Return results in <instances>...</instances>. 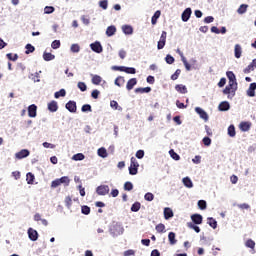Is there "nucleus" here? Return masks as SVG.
Here are the masks:
<instances>
[{
	"label": "nucleus",
	"mask_w": 256,
	"mask_h": 256,
	"mask_svg": "<svg viewBox=\"0 0 256 256\" xmlns=\"http://www.w3.org/2000/svg\"><path fill=\"white\" fill-rule=\"evenodd\" d=\"M226 77L229 81L228 85L234 87V89H238L237 76H235V73L233 71H227Z\"/></svg>",
	"instance_id": "f257e3e1"
},
{
	"label": "nucleus",
	"mask_w": 256,
	"mask_h": 256,
	"mask_svg": "<svg viewBox=\"0 0 256 256\" xmlns=\"http://www.w3.org/2000/svg\"><path fill=\"white\" fill-rule=\"evenodd\" d=\"M139 173V162L135 157L130 159L129 175H137Z\"/></svg>",
	"instance_id": "f03ea898"
},
{
	"label": "nucleus",
	"mask_w": 256,
	"mask_h": 256,
	"mask_svg": "<svg viewBox=\"0 0 256 256\" xmlns=\"http://www.w3.org/2000/svg\"><path fill=\"white\" fill-rule=\"evenodd\" d=\"M236 92H237V89L229 85H227L222 91L223 95H228L227 99H233V97H235Z\"/></svg>",
	"instance_id": "7ed1b4c3"
},
{
	"label": "nucleus",
	"mask_w": 256,
	"mask_h": 256,
	"mask_svg": "<svg viewBox=\"0 0 256 256\" xmlns=\"http://www.w3.org/2000/svg\"><path fill=\"white\" fill-rule=\"evenodd\" d=\"M166 43H167V32L162 31L160 39H159L158 44H157V49L159 51H161V49L165 48Z\"/></svg>",
	"instance_id": "20e7f679"
},
{
	"label": "nucleus",
	"mask_w": 256,
	"mask_h": 256,
	"mask_svg": "<svg viewBox=\"0 0 256 256\" xmlns=\"http://www.w3.org/2000/svg\"><path fill=\"white\" fill-rule=\"evenodd\" d=\"M90 49L94 53L101 54V52L103 51V45H101L100 41H95V42L90 44Z\"/></svg>",
	"instance_id": "39448f33"
},
{
	"label": "nucleus",
	"mask_w": 256,
	"mask_h": 256,
	"mask_svg": "<svg viewBox=\"0 0 256 256\" xmlns=\"http://www.w3.org/2000/svg\"><path fill=\"white\" fill-rule=\"evenodd\" d=\"M195 112L197 113V115H199L200 119H203V121H209V114H207V112L203 108L196 107Z\"/></svg>",
	"instance_id": "423d86ee"
},
{
	"label": "nucleus",
	"mask_w": 256,
	"mask_h": 256,
	"mask_svg": "<svg viewBox=\"0 0 256 256\" xmlns=\"http://www.w3.org/2000/svg\"><path fill=\"white\" fill-rule=\"evenodd\" d=\"M65 108L69 113H77V102L70 100L65 104Z\"/></svg>",
	"instance_id": "0eeeda50"
},
{
	"label": "nucleus",
	"mask_w": 256,
	"mask_h": 256,
	"mask_svg": "<svg viewBox=\"0 0 256 256\" xmlns=\"http://www.w3.org/2000/svg\"><path fill=\"white\" fill-rule=\"evenodd\" d=\"M193 11L191 10V8H186L181 15V19L183 21V23H187V21H189V19H191V15H192Z\"/></svg>",
	"instance_id": "6e6552de"
},
{
	"label": "nucleus",
	"mask_w": 256,
	"mask_h": 256,
	"mask_svg": "<svg viewBox=\"0 0 256 256\" xmlns=\"http://www.w3.org/2000/svg\"><path fill=\"white\" fill-rule=\"evenodd\" d=\"M29 155H31V152L28 149H22L15 154V158L26 159V157H29Z\"/></svg>",
	"instance_id": "1a4fd4ad"
},
{
	"label": "nucleus",
	"mask_w": 256,
	"mask_h": 256,
	"mask_svg": "<svg viewBox=\"0 0 256 256\" xmlns=\"http://www.w3.org/2000/svg\"><path fill=\"white\" fill-rule=\"evenodd\" d=\"M48 111H50V113H57V111H59V104H57V101L52 100L48 103Z\"/></svg>",
	"instance_id": "9d476101"
},
{
	"label": "nucleus",
	"mask_w": 256,
	"mask_h": 256,
	"mask_svg": "<svg viewBox=\"0 0 256 256\" xmlns=\"http://www.w3.org/2000/svg\"><path fill=\"white\" fill-rule=\"evenodd\" d=\"M28 237L31 241H37L39 239V233H37V230L33 228L28 229Z\"/></svg>",
	"instance_id": "9b49d317"
},
{
	"label": "nucleus",
	"mask_w": 256,
	"mask_h": 256,
	"mask_svg": "<svg viewBox=\"0 0 256 256\" xmlns=\"http://www.w3.org/2000/svg\"><path fill=\"white\" fill-rule=\"evenodd\" d=\"M191 219L194 225H201L203 223V216L201 214H193L191 215Z\"/></svg>",
	"instance_id": "f8f14e48"
},
{
	"label": "nucleus",
	"mask_w": 256,
	"mask_h": 256,
	"mask_svg": "<svg viewBox=\"0 0 256 256\" xmlns=\"http://www.w3.org/2000/svg\"><path fill=\"white\" fill-rule=\"evenodd\" d=\"M28 116L31 118L37 117V105L32 104L28 106Z\"/></svg>",
	"instance_id": "ddd939ff"
},
{
	"label": "nucleus",
	"mask_w": 256,
	"mask_h": 256,
	"mask_svg": "<svg viewBox=\"0 0 256 256\" xmlns=\"http://www.w3.org/2000/svg\"><path fill=\"white\" fill-rule=\"evenodd\" d=\"M229 109H231L229 101H222L218 106V110L222 112L229 111Z\"/></svg>",
	"instance_id": "4468645a"
},
{
	"label": "nucleus",
	"mask_w": 256,
	"mask_h": 256,
	"mask_svg": "<svg viewBox=\"0 0 256 256\" xmlns=\"http://www.w3.org/2000/svg\"><path fill=\"white\" fill-rule=\"evenodd\" d=\"M243 53V48L239 45V44H236L234 46V56L236 59H241V55Z\"/></svg>",
	"instance_id": "2eb2a0df"
},
{
	"label": "nucleus",
	"mask_w": 256,
	"mask_h": 256,
	"mask_svg": "<svg viewBox=\"0 0 256 256\" xmlns=\"http://www.w3.org/2000/svg\"><path fill=\"white\" fill-rule=\"evenodd\" d=\"M122 32L124 35H133V26L125 24L122 26Z\"/></svg>",
	"instance_id": "dca6fc26"
},
{
	"label": "nucleus",
	"mask_w": 256,
	"mask_h": 256,
	"mask_svg": "<svg viewBox=\"0 0 256 256\" xmlns=\"http://www.w3.org/2000/svg\"><path fill=\"white\" fill-rule=\"evenodd\" d=\"M117 33V27L115 25L108 26L106 29V35L107 37H113Z\"/></svg>",
	"instance_id": "f3484780"
},
{
	"label": "nucleus",
	"mask_w": 256,
	"mask_h": 256,
	"mask_svg": "<svg viewBox=\"0 0 256 256\" xmlns=\"http://www.w3.org/2000/svg\"><path fill=\"white\" fill-rule=\"evenodd\" d=\"M41 71L36 72V73H30L28 78L31 79L34 83H41V79H39Z\"/></svg>",
	"instance_id": "a211bd4d"
},
{
	"label": "nucleus",
	"mask_w": 256,
	"mask_h": 256,
	"mask_svg": "<svg viewBox=\"0 0 256 256\" xmlns=\"http://www.w3.org/2000/svg\"><path fill=\"white\" fill-rule=\"evenodd\" d=\"M240 131H243L244 133H247L249 129H251V122H241L239 124Z\"/></svg>",
	"instance_id": "6ab92c4d"
},
{
	"label": "nucleus",
	"mask_w": 256,
	"mask_h": 256,
	"mask_svg": "<svg viewBox=\"0 0 256 256\" xmlns=\"http://www.w3.org/2000/svg\"><path fill=\"white\" fill-rule=\"evenodd\" d=\"M255 90H256V83L253 82L250 84V86L247 90L248 97H255Z\"/></svg>",
	"instance_id": "aec40b11"
},
{
	"label": "nucleus",
	"mask_w": 256,
	"mask_h": 256,
	"mask_svg": "<svg viewBox=\"0 0 256 256\" xmlns=\"http://www.w3.org/2000/svg\"><path fill=\"white\" fill-rule=\"evenodd\" d=\"M135 85H137V78H131L128 80V82L126 84V89L128 91H131L133 89V87H135Z\"/></svg>",
	"instance_id": "412c9836"
},
{
	"label": "nucleus",
	"mask_w": 256,
	"mask_h": 256,
	"mask_svg": "<svg viewBox=\"0 0 256 256\" xmlns=\"http://www.w3.org/2000/svg\"><path fill=\"white\" fill-rule=\"evenodd\" d=\"M175 90L178 92V93H181L182 95H185L187 94V86L183 85V84H177L175 86Z\"/></svg>",
	"instance_id": "4be33fe9"
},
{
	"label": "nucleus",
	"mask_w": 256,
	"mask_h": 256,
	"mask_svg": "<svg viewBox=\"0 0 256 256\" xmlns=\"http://www.w3.org/2000/svg\"><path fill=\"white\" fill-rule=\"evenodd\" d=\"M97 155L98 157H101L102 159H107L108 154H107V149L105 147H101L97 150Z\"/></svg>",
	"instance_id": "5701e85b"
},
{
	"label": "nucleus",
	"mask_w": 256,
	"mask_h": 256,
	"mask_svg": "<svg viewBox=\"0 0 256 256\" xmlns=\"http://www.w3.org/2000/svg\"><path fill=\"white\" fill-rule=\"evenodd\" d=\"M173 215V210L171 208H164V219L169 220L173 217Z\"/></svg>",
	"instance_id": "b1692460"
},
{
	"label": "nucleus",
	"mask_w": 256,
	"mask_h": 256,
	"mask_svg": "<svg viewBox=\"0 0 256 256\" xmlns=\"http://www.w3.org/2000/svg\"><path fill=\"white\" fill-rule=\"evenodd\" d=\"M249 8V5L247 4H241L239 8L237 9L238 15H245L247 13V9Z\"/></svg>",
	"instance_id": "393cba45"
},
{
	"label": "nucleus",
	"mask_w": 256,
	"mask_h": 256,
	"mask_svg": "<svg viewBox=\"0 0 256 256\" xmlns=\"http://www.w3.org/2000/svg\"><path fill=\"white\" fill-rule=\"evenodd\" d=\"M110 189L108 185H100L96 188V193H109Z\"/></svg>",
	"instance_id": "a878e982"
},
{
	"label": "nucleus",
	"mask_w": 256,
	"mask_h": 256,
	"mask_svg": "<svg viewBox=\"0 0 256 256\" xmlns=\"http://www.w3.org/2000/svg\"><path fill=\"white\" fill-rule=\"evenodd\" d=\"M161 17V10H157L156 13L153 14L151 18L152 25H157V20Z\"/></svg>",
	"instance_id": "bb28decb"
},
{
	"label": "nucleus",
	"mask_w": 256,
	"mask_h": 256,
	"mask_svg": "<svg viewBox=\"0 0 256 256\" xmlns=\"http://www.w3.org/2000/svg\"><path fill=\"white\" fill-rule=\"evenodd\" d=\"M110 107L115 111H123V107L119 106V103L115 100L110 101Z\"/></svg>",
	"instance_id": "cd10ccee"
},
{
	"label": "nucleus",
	"mask_w": 256,
	"mask_h": 256,
	"mask_svg": "<svg viewBox=\"0 0 256 256\" xmlns=\"http://www.w3.org/2000/svg\"><path fill=\"white\" fill-rule=\"evenodd\" d=\"M26 181H27L28 185H33V183L35 181V175L31 172H28L26 174Z\"/></svg>",
	"instance_id": "c85d7f7f"
},
{
	"label": "nucleus",
	"mask_w": 256,
	"mask_h": 256,
	"mask_svg": "<svg viewBox=\"0 0 256 256\" xmlns=\"http://www.w3.org/2000/svg\"><path fill=\"white\" fill-rule=\"evenodd\" d=\"M103 81V78L99 75H93L92 76V83L93 85H101V82Z\"/></svg>",
	"instance_id": "c756f323"
},
{
	"label": "nucleus",
	"mask_w": 256,
	"mask_h": 256,
	"mask_svg": "<svg viewBox=\"0 0 256 256\" xmlns=\"http://www.w3.org/2000/svg\"><path fill=\"white\" fill-rule=\"evenodd\" d=\"M182 182H183L184 186L187 187L188 189H191V187H193V181H191V178H189V177L183 178Z\"/></svg>",
	"instance_id": "7c9ffc66"
},
{
	"label": "nucleus",
	"mask_w": 256,
	"mask_h": 256,
	"mask_svg": "<svg viewBox=\"0 0 256 256\" xmlns=\"http://www.w3.org/2000/svg\"><path fill=\"white\" fill-rule=\"evenodd\" d=\"M65 95H67V91L65 89H63V88L54 93L55 99H59L61 97H65Z\"/></svg>",
	"instance_id": "2f4dec72"
},
{
	"label": "nucleus",
	"mask_w": 256,
	"mask_h": 256,
	"mask_svg": "<svg viewBox=\"0 0 256 256\" xmlns=\"http://www.w3.org/2000/svg\"><path fill=\"white\" fill-rule=\"evenodd\" d=\"M124 73H127V75H135V73H137V69H135V67L124 66Z\"/></svg>",
	"instance_id": "473e14b6"
},
{
	"label": "nucleus",
	"mask_w": 256,
	"mask_h": 256,
	"mask_svg": "<svg viewBox=\"0 0 256 256\" xmlns=\"http://www.w3.org/2000/svg\"><path fill=\"white\" fill-rule=\"evenodd\" d=\"M207 223L210 227H212V229H217V220H215V218L209 217L207 219Z\"/></svg>",
	"instance_id": "72a5a7b5"
},
{
	"label": "nucleus",
	"mask_w": 256,
	"mask_h": 256,
	"mask_svg": "<svg viewBox=\"0 0 256 256\" xmlns=\"http://www.w3.org/2000/svg\"><path fill=\"white\" fill-rule=\"evenodd\" d=\"M125 83V77L123 76H118L115 81H114V84L117 86V87H121L123 84Z\"/></svg>",
	"instance_id": "f704fd0d"
},
{
	"label": "nucleus",
	"mask_w": 256,
	"mask_h": 256,
	"mask_svg": "<svg viewBox=\"0 0 256 256\" xmlns=\"http://www.w3.org/2000/svg\"><path fill=\"white\" fill-rule=\"evenodd\" d=\"M187 227L189 229H193L195 233H201V228H199V226L195 225L193 222H188Z\"/></svg>",
	"instance_id": "c9c22d12"
},
{
	"label": "nucleus",
	"mask_w": 256,
	"mask_h": 256,
	"mask_svg": "<svg viewBox=\"0 0 256 256\" xmlns=\"http://www.w3.org/2000/svg\"><path fill=\"white\" fill-rule=\"evenodd\" d=\"M227 133L230 137H235V135H237V132L235 130V125L231 124L229 127H228V130H227Z\"/></svg>",
	"instance_id": "e433bc0d"
},
{
	"label": "nucleus",
	"mask_w": 256,
	"mask_h": 256,
	"mask_svg": "<svg viewBox=\"0 0 256 256\" xmlns=\"http://www.w3.org/2000/svg\"><path fill=\"white\" fill-rule=\"evenodd\" d=\"M43 59H44V61H53V59H55V55H53L50 52H44Z\"/></svg>",
	"instance_id": "4c0bfd02"
},
{
	"label": "nucleus",
	"mask_w": 256,
	"mask_h": 256,
	"mask_svg": "<svg viewBox=\"0 0 256 256\" xmlns=\"http://www.w3.org/2000/svg\"><path fill=\"white\" fill-rule=\"evenodd\" d=\"M168 240L170 245H175L177 243V239H175V232H169Z\"/></svg>",
	"instance_id": "58836bf2"
},
{
	"label": "nucleus",
	"mask_w": 256,
	"mask_h": 256,
	"mask_svg": "<svg viewBox=\"0 0 256 256\" xmlns=\"http://www.w3.org/2000/svg\"><path fill=\"white\" fill-rule=\"evenodd\" d=\"M85 159V154L77 153L72 156L73 161H83Z\"/></svg>",
	"instance_id": "ea45409f"
},
{
	"label": "nucleus",
	"mask_w": 256,
	"mask_h": 256,
	"mask_svg": "<svg viewBox=\"0 0 256 256\" xmlns=\"http://www.w3.org/2000/svg\"><path fill=\"white\" fill-rule=\"evenodd\" d=\"M25 49L26 55H30V53H35V46H33L32 44H26Z\"/></svg>",
	"instance_id": "a19ab883"
},
{
	"label": "nucleus",
	"mask_w": 256,
	"mask_h": 256,
	"mask_svg": "<svg viewBox=\"0 0 256 256\" xmlns=\"http://www.w3.org/2000/svg\"><path fill=\"white\" fill-rule=\"evenodd\" d=\"M135 93H151V87L147 86L144 88H136Z\"/></svg>",
	"instance_id": "79ce46f5"
},
{
	"label": "nucleus",
	"mask_w": 256,
	"mask_h": 256,
	"mask_svg": "<svg viewBox=\"0 0 256 256\" xmlns=\"http://www.w3.org/2000/svg\"><path fill=\"white\" fill-rule=\"evenodd\" d=\"M169 155L172 159H174V161H179L181 159V156H179V154H177V152H175L173 149L169 151Z\"/></svg>",
	"instance_id": "37998d69"
},
{
	"label": "nucleus",
	"mask_w": 256,
	"mask_h": 256,
	"mask_svg": "<svg viewBox=\"0 0 256 256\" xmlns=\"http://www.w3.org/2000/svg\"><path fill=\"white\" fill-rule=\"evenodd\" d=\"M81 111H82V113H91V111H93L91 104H84L81 107Z\"/></svg>",
	"instance_id": "c03bdc74"
},
{
	"label": "nucleus",
	"mask_w": 256,
	"mask_h": 256,
	"mask_svg": "<svg viewBox=\"0 0 256 256\" xmlns=\"http://www.w3.org/2000/svg\"><path fill=\"white\" fill-rule=\"evenodd\" d=\"M58 181H60V185H69L70 179L67 176H62L61 178H58Z\"/></svg>",
	"instance_id": "a18cd8bd"
},
{
	"label": "nucleus",
	"mask_w": 256,
	"mask_h": 256,
	"mask_svg": "<svg viewBox=\"0 0 256 256\" xmlns=\"http://www.w3.org/2000/svg\"><path fill=\"white\" fill-rule=\"evenodd\" d=\"M70 51L71 53H79V51H81V46H79V44H72L70 46Z\"/></svg>",
	"instance_id": "49530a36"
},
{
	"label": "nucleus",
	"mask_w": 256,
	"mask_h": 256,
	"mask_svg": "<svg viewBox=\"0 0 256 256\" xmlns=\"http://www.w3.org/2000/svg\"><path fill=\"white\" fill-rule=\"evenodd\" d=\"M99 7L103 9L104 11H107V8L109 7V2L107 0H101L99 1Z\"/></svg>",
	"instance_id": "de8ad7c7"
},
{
	"label": "nucleus",
	"mask_w": 256,
	"mask_h": 256,
	"mask_svg": "<svg viewBox=\"0 0 256 256\" xmlns=\"http://www.w3.org/2000/svg\"><path fill=\"white\" fill-rule=\"evenodd\" d=\"M45 15H51V13H55V7L53 6H46L44 8Z\"/></svg>",
	"instance_id": "09e8293b"
},
{
	"label": "nucleus",
	"mask_w": 256,
	"mask_h": 256,
	"mask_svg": "<svg viewBox=\"0 0 256 256\" xmlns=\"http://www.w3.org/2000/svg\"><path fill=\"white\" fill-rule=\"evenodd\" d=\"M165 61L168 65H173V63H175V58L171 54H168L165 57Z\"/></svg>",
	"instance_id": "8fccbe9b"
},
{
	"label": "nucleus",
	"mask_w": 256,
	"mask_h": 256,
	"mask_svg": "<svg viewBox=\"0 0 256 256\" xmlns=\"http://www.w3.org/2000/svg\"><path fill=\"white\" fill-rule=\"evenodd\" d=\"M6 57L9 61H17L19 59V55L13 53L6 54Z\"/></svg>",
	"instance_id": "3c124183"
},
{
	"label": "nucleus",
	"mask_w": 256,
	"mask_h": 256,
	"mask_svg": "<svg viewBox=\"0 0 256 256\" xmlns=\"http://www.w3.org/2000/svg\"><path fill=\"white\" fill-rule=\"evenodd\" d=\"M77 87L80 89V91H82V93L87 91V84H85V82H78Z\"/></svg>",
	"instance_id": "603ef678"
},
{
	"label": "nucleus",
	"mask_w": 256,
	"mask_h": 256,
	"mask_svg": "<svg viewBox=\"0 0 256 256\" xmlns=\"http://www.w3.org/2000/svg\"><path fill=\"white\" fill-rule=\"evenodd\" d=\"M182 63L186 69V71H191V64H189V62L187 61V58L182 57Z\"/></svg>",
	"instance_id": "864d4df0"
},
{
	"label": "nucleus",
	"mask_w": 256,
	"mask_h": 256,
	"mask_svg": "<svg viewBox=\"0 0 256 256\" xmlns=\"http://www.w3.org/2000/svg\"><path fill=\"white\" fill-rule=\"evenodd\" d=\"M245 246L248 247L249 249H255V241H253L252 239H248L245 242Z\"/></svg>",
	"instance_id": "5fc2aeb1"
},
{
	"label": "nucleus",
	"mask_w": 256,
	"mask_h": 256,
	"mask_svg": "<svg viewBox=\"0 0 256 256\" xmlns=\"http://www.w3.org/2000/svg\"><path fill=\"white\" fill-rule=\"evenodd\" d=\"M139 209H141V203H139V202H135L131 206V211H133L134 213H137V211H139Z\"/></svg>",
	"instance_id": "6e6d98bb"
},
{
	"label": "nucleus",
	"mask_w": 256,
	"mask_h": 256,
	"mask_svg": "<svg viewBox=\"0 0 256 256\" xmlns=\"http://www.w3.org/2000/svg\"><path fill=\"white\" fill-rule=\"evenodd\" d=\"M156 231L157 233H165V224L160 223L156 225Z\"/></svg>",
	"instance_id": "4d7b16f0"
},
{
	"label": "nucleus",
	"mask_w": 256,
	"mask_h": 256,
	"mask_svg": "<svg viewBox=\"0 0 256 256\" xmlns=\"http://www.w3.org/2000/svg\"><path fill=\"white\" fill-rule=\"evenodd\" d=\"M81 213H83V215H89V213H91V208L84 205L81 207Z\"/></svg>",
	"instance_id": "13d9d810"
},
{
	"label": "nucleus",
	"mask_w": 256,
	"mask_h": 256,
	"mask_svg": "<svg viewBox=\"0 0 256 256\" xmlns=\"http://www.w3.org/2000/svg\"><path fill=\"white\" fill-rule=\"evenodd\" d=\"M198 207L199 209H201L202 211L207 209V202L205 200H199L198 201Z\"/></svg>",
	"instance_id": "bf43d9fd"
},
{
	"label": "nucleus",
	"mask_w": 256,
	"mask_h": 256,
	"mask_svg": "<svg viewBox=\"0 0 256 256\" xmlns=\"http://www.w3.org/2000/svg\"><path fill=\"white\" fill-rule=\"evenodd\" d=\"M52 49H59L61 47V40H54L51 43Z\"/></svg>",
	"instance_id": "052dcab7"
},
{
	"label": "nucleus",
	"mask_w": 256,
	"mask_h": 256,
	"mask_svg": "<svg viewBox=\"0 0 256 256\" xmlns=\"http://www.w3.org/2000/svg\"><path fill=\"white\" fill-rule=\"evenodd\" d=\"M179 75H181V69H177L175 73L171 75L172 81H177V79H179Z\"/></svg>",
	"instance_id": "680f3d73"
},
{
	"label": "nucleus",
	"mask_w": 256,
	"mask_h": 256,
	"mask_svg": "<svg viewBox=\"0 0 256 256\" xmlns=\"http://www.w3.org/2000/svg\"><path fill=\"white\" fill-rule=\"evenodd\" d=\"M124 191H133V183L131 182H125L124 184Z\"/></svg>",
	"instance_id": "e2e57ef3"
},
{
	"label": "nucleus",
	"mask_w": 256,
	"mask_h": 256,
	"mask_svg": "<svg viewBox=\"0 0 256 256\" xmlns=\"http://www.w3.org/2000/svg\"><path fill=\"white\" fill-rule=\"evenodd\" d=\"M202 143L203 145H205V147H210L211 146V139L209 138V136H206L202 139Z\"/></svg>",
	"instance_id": "0e129e2a"
},
{
	"label": "nucleus",
	"mask_w": 256,
	"mask_h": 256,
	"mask_svg": "<svg viewBox=\"0 0 256 256\" xmlns=\"http://www.w3.org/2000/svg\"><path fill=\"white\" fill-rule=\"evenodd\" d=\"M100 94H101V92L99 90L95 89L91 92V97H92V99H99Z\"/></svg>",
	"instance_id": "69168bd1"
},
{
	"label": "nucleus",
	"mask_w": 256,
	"mask_h": 256,
	"mask_svg": "<svg viewBox=\"0 0 256 256\" xmlns=\"http://www.w3.org/2000/svg\"><path fill=\"white\" fill-rule=\"evenodd\" d=\"M143 157H145V150H138L137 152H136V158L137 159H143Z\"/></svg>",
	"instance_id": "338daca9"
},
{
	"label": "nucleus",
	"mask_w": 256,
	"mask_h": 256,
	"mask_svg": "<svg viewBox=\"0 0 256 256\" xmlns=\"http://www.w3.org/2000/svg\"><path fill=\"white\" fill-rule=\"evenodd\" d=\"M224 85H227V78L222 77L220 81L218 82V87L221 89Z\"/></svg>",
	"instance_id": "774afa93"
}]
</instances>
